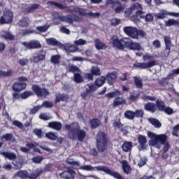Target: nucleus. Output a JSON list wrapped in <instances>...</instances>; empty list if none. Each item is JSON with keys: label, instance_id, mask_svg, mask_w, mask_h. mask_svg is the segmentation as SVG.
<instances>
[{"label": "nucleus", "instance_id": "69168bd1", "mask_svg": "<svg viewBox=\"0 0 179 179\" xmlns=\"http://www.w3.org/2000/svg\"><path fill=\"white\" fill-rule=\"evenodd\" d=\"M66 162L67 164H71V166H80L79 162L73 161V159H68Z\"/></svg>", "mask_w": 179, "mask_h": 179}, {"label": "nucleus", "instance_id": "473e14b6", "mask_svg": "<svg viewBox=\"0 0 179 179\" xmlns=\"http://www.w3.org/2000/svg\"><path fill=\"white\" fill-rule=\"evenodd\" d=\"M64 48L65 51H66V52H69V53L75 52L78 50V48H76V46L73 45H69V44L65 45Z\"/></svg>", "mask_w": 179, "mask_h": 179}, {"label": "nucleus", "instance_id": "f03ea898", "mask_svg": "<svg viewBox=\"0 0 179 179\" xmlns=\"http://www.w3.org/2000/svg\"><path fill=\"white\" fill-rule=\"evenodd\" d=\"M96 148L99 153H103L107 150L108 146V136L104 131H99L96 134Z\"/></svg>", "mask_w": 179, "mask_h": 179}, {"label": "nucleus", "instance_id": "ea45409f", "mask_svg": "<svg viewBox=\"0 0 179 179\" xmlns=\"http://www.w3.org/2000/svg\"><path fill=\"white\" fill-rule=\"evenodd\" d=\"M16 177H20V178H29V172L27 171H20L15 174Z\"/></svg>", "mask_w": 179, "mask_h": 179}, {"label": "nucleus", "instance_id": "a18cd8bd", "mask_svg": "<svg viewBox=\"0 0 179 179\" xmlns=\"http://www.w3.org/2000/svg\"><path fill=\"white\" fill-rule=\"evenodd\" d=\"M33 134L34 135H36V136L39 139H41V138H43V136H44V133L43 132V130L41 129H34L33 131Z\"/></svg>", "mask_w": 179, "mask_h": 179}, {"label": "nucleus", "instance_id": "cd10ccee", "mask_svg": "<svg viewBox=\"0 0 179 179\" xmlns=\"http://www.w3.org/2000/svg\"><path fill=\"white\" fill-rule=\"evenodd\" d=\"M0 155L8 159V160H15L16 159V154L9 152H0Z\"/></svg>", "mask_w": 179, "mask_h": 179}, {"label": "nucleus", "instance_id": "2eb2a0df", "mask_svg": "<svg viewBox=\"0 0 179 179\" xmlns=\"http://www.w3.org/2000/svg\"><path fill=\"white\" fill-rule=\"evenodd\" d=\"M27 87V84L24 82H15L13 84L12 89L13 92H20Z\"/></svg>", "mask_w": 179, "mask_h": 179}, {"label": "nucleus", "instance_id": "7ed1b4c3", "mask_svg": "<svg viewBox=\"0 0 179 179\" xmlns=\"http://www.w3.org/2000/svg\"><path fill=\"white\" fill-rule=\"evenodd\" d=\"M143 61H149L148 63H137L134 64L136 68L140 69H148L149 68H153L158 65L157 60H155V56L150 55H145L143 56Z\"/></svg>", "mask_w": 179, "mask_h": 179}, {"label": "nucleus", "instance_id": "3c124183", "mask_svg": "<svg viewBox=\"0 0 179 179\" xmlns=\"http://www.w3.org/2000/svg\"><path fill=\"white\" fill-rule=\"evenodd\" d=\"M40 106H41V108H42V107H45V108H52V107H54V103L50 102L48 101H45Z\"/></svg>", "mask_w": 179, "mask_h": 179}, {"label": "nucleus", "instance_id": "37998d69", "mask_svg": "<svg viewBox=\"0 0 179 179\" xmlns=\"http://www.w3.org/2000/svg\"><path fill=\"white\" fill-rule=\"evenodd\" d=\"M124 117L127 120H134L135 118V113L132 110H126L124 112Z\"/></svg>", "mask_w": 179, "mask_h": 179}, {"label": "nucleus", "instance_id": "c756f323", "mask_svg": "<svg viewBox=\"0 0 179 179\" xmlns=\"http://www.w3.org/2000/svg\"><path fill=\"white\" fill-rule=\"evenodd\" d=\"M105 83H106L105 76H101L96 78L94 81L95 86H97L98 87H101V86H103Z\"/></svg>", "mask_w": 179, "mask_h": 179}, {"label": "nucleus", "instance_id": "f3484780", "mask_svg": "<svg viewBox=\"0 0 179 179\" xmlns=\"http://www.w3.org/2000/svg\"><path fill=\"white\" fill-rule=\"evenodd\" d=\"M59 176L61 178L74 179L75 171H73V169H68L67 171L62 172Z\"/></svg>", "mask_w": 179, "mask_h": 179}, {"label": "nucleus", "instance_id": "ddd939ff", "mask_svg": "<svg viewBox=\"0 0 179 179\" xmlns=\"http://www.w3.org/2000/svg\"><path fill=\"white\" fill-rule=\"evenodd\" d=\"M12 20H13V13L10 10H6L0 19V23H12Z\"/></svg>", "mask_w": 179, "mask_h": 179}, {"label": "nucleus", "instance_id": "4d7b16f0", "mask_svg": "<svg viewBox=\"0 0 179 179\" xmlns=\"http://www.w3.org/2000/svg\"><path fill=\"white\" fill-rule=\"evenodd\" d=\"M43 160L44 157L41 156H36L32 158L33 163H36V164H40V163H41V162H43Z\"/></svg>", "mask_w": 179, "mask_h": 179}, {"label": "nucleus", "instance_id": "8fccbe9b", "mask_svg": "<svg viewBox=\"0 0 179 179\" xmlns=\"http://www.w3.org/2000/svg\"><path fill=\"white\" fill-rule=\"evenodd\" d=\"M48 5H54L56 8H59V9H65L66 8L65 5L55 1H48Z\"/></svg>", "mask_w": 179, "mask_h": 179}, {"label": "nucleus", "instance_id": "4c0bfd02", "mask_svg": "<svg viewBox=\"0 0 179 179\" xmlns=\"http://www.w3.org/2000/svg\"><path fill=\"white\" fill-rule=\"evenodd\" d=\"M92 96H93V94L87 90L81 93V97L83 100H89Z\"/></svg>", "mask_w": 179, "mask_h": 179}, {"label": "nucleus", "instance_id": "f257e3e1", "mask_svg": "<svg viewBox=\"0 0 179 179\" xmlns=\"http://www.w3.org/2000/svg\"><path fill=\"white\" fill-rule=\"evenodd\" d=\"M65 131H68L67 136L71 141H79L83 142L86 138V131L80 129V125L76 122H73L70 124L64 125Z\"/></svg>", "mask_w": 179, "mask_h": 179}, {"label": "nucleus", "instance_id": "412c9836", "mask_svg": "<svg viewBox=\"0 0 179 179\" xmlns=\"http://www.w3.org/2000/svg\"><path fill=\"white\" fill-rule=\"evenodd\" d=\"M48 128L55 129V131H61L62 129V123L60 122L53 121L50 122L48 124Z\"/></svg>", "mask_w": 179, "mask_h": 179}, {"label": "nucleus", "instance_id": "1a4fd4ad", "mask_svg": "<svg viewBox=\"0 0 179 179\" xmlns=\"http://www.w3.org/2000/svg\"><path fill=\"white\" fill-rule=\"evenodd\" d=\"M126 48H129L132 51H141V50H143L142 48V46L141 45V43H135L132 41L131 39L129 38H127V42L126 43Z\"/></svg>", "mask_w": 179, "mask_h": 179}, {"label": "nucleus", "instance_id": "2f4dec72", "mask_svg": "<svg viewBox=\"0 0 179 179\" xmlns=\"http://www.w3.org/2000/svg\"><path fill=\"white\" fill-rule=\"evenodd\" d=\"M46 43H47V44H48V45H53V46H56V47L61 45V43L59 42L58 41H57V39H55L54 38H48L46 40Z\"/></svg>", "mask_w": 179, "mask_h": 179}, {"label": "nucleus", "instance_id": "864d4df0", "mask_svg": "<svg viewBox=\"0 0 179 179\" xmlns=\"http://www.w3.org/2000/svg\"><path fill=\"white\" fill-rule=\"evenodd\" d=\"M45 136L48 138V139H50V141H57V139H58V136L52 132L47 133L45 134Z\"/></svg>", "mask_w": 179, "mask_h": 179}, {"label": "nucleus", "instance_id": "5701e85b", "mask_svg": "<svg viewBox=\"0 0 179 179\" xmlns=\"http://www.w3.org/2000/svg\"><path fill=\"white\" fill-rule=\"evenodd\" d=\"M67 100H69V95L58 94L56 95L55 103L57 104V103H61V101H67Z\"/></svg>", "mask_w": 179, "mask_h": 179}, {"label": "nucleus", "instance_id": "e2e57ef3", "mask_svg": "<svg viewBox=\"0 0 179 179\" xmlns=\"http://www.w3.org/2000/svg\"><path fill=\"white\" fill-rule=\"evenodd\" d=\"M158 83L159 86H162V87H164L165 86H167V85H169V82L167 81V79H166V78H162L158 81Z\"/></svg>", "mask_w": 179, "mask_h": 179}, {"label": "nucleus", "instance_id": "680f3d73", "mask_svg": "<svg viewBox=\"0 0 179 179\" xmlns=\"http://www.w3.org/2000/svg\"><path fill=\"white\" fill-rule=\"evenodd\" d=\"M37 31H39L40 33H45L47 30H48V25H43L36 27Z\"/></svg>", "mask_w": 179, "mask_h": 179}, {"label": "nucleus", "instance_id": "9b49d317", "mask_svg": "<svg viewBox=\"0 0 179 179\" xmlns=\"http://www.w3.org/2000/svg\"><path fill=\"white\" fill-rule=\"evenodd\" d=\"M164 43H165V50L164 51V57H169L170 55V52H171V38L170 36H165L164 37Z\"/></svg>", "mask_w": 179, "mask_h": 179}, {"label": "nucleus", "instance_id": "de8ad7c7", "mask_svg": "<svg viewBox=\"0 0 179 179\" xmlns=\"http://www.w3.org/2000/svg\"><path fill=\"white\" fill-rule=\"evenodd\" d=\"M5 139L6 141L9 142L13 139V134L10 133H7L1 136V141Z\"/></svg>", "mask_w": 179, "mask_h": 179}, {"label": "nucleus", "instance_id": "aec40b11", "mask_svg": "<svg viewBox=\"0 0 179 179\" xmlns=\"http://www.w3.org/2000/svg\"><path fill=\"white\" fill-rule=\"evenodd\" d=\"M45 59V51L41 50L36 56L33 57V61L34 62H40V61H44Z\"/></svg>", "mask_w": 179, "mask_h": 179}, {"label": "nucleus", "instance_id": "58836bf2", "mask_svg": "<svg viewBox=\"0 0 179 179\" xmlns=\"http://www.w3.org/2000/svg\"><path fill=\"white\" fill-rule=\"evenodd\" d=\"M31 96H34V93L31 91H24L20 94L21 99L23 100H26V99H29Z\"/></svg>", "mask_w": 179, "mask_h": 179}, {"label": "nucleus", "instance_id": "6e6d98bb", "mask_svg": "<svg viewBox=\"0 0 179 179\" xmlns=\"http://www.w3.org/2000/svg\"><path fill=\"white\" fill-rule=\"evenodd\" d=\"M144 112L143 110L142 109H137L134 112V117H136V118H143L144 115Z\"/></svg>", "mask_w": 179, "mask_h": 179}, {"label": "nucleus", "instance_id": "5fc2aeb1", "mask_svg": "<svg viewBox=\"0 0 179 179\" xmlns=\"http://www.w3.org/2000/svg\"><path fill=\"white\" fill-rule=\"evenodd\" d=\"M61 58V56L56 55H53L51 57V62L52 64H54L55 65H57L58 64H59V59Z\"/></svg>", "mask_w": 179, "mask_h": 179}, {"label": "nucleus", "instance_id": "dca6fc26", "mask_svg": "<svg viewBox=\"0 0 179 179\" xmlns=\"http://www.w3.org/2000/svg\"><path fill=\"white\" fill-rule=\"evenodd\" d=\"M167 141V136H163L162 137H157L154 139H151L149 141L150 146H156L159 142L161 145H164Z\"/></svg>", "mask_w": 179, "mask_h": 179}, {"label": "nucleus", "instance_id": "c85d7f7f", "mask_svg": "<svg viewBox=\"0 0 179 179\" xmlns=\"http://www.w3.org/2000/svg\"><path fill=\"white\" fill-rule=\"evenodd\" d=\"M118 96H122V92L117 90L106 94V97H107V99H114V97H117Z\"/></svg>", "mask_w": 179, "mask_h": 179}, {"label": "nucleus", "instance_id": "49530a36", "mask_svg": "<svg viewBox=\"0 0 179 179\" xmlns=\"http://www.w3.org/2000/svg\"><path fill=\"white\" fill-rule=\"evenodd\" d=\"M13 72L12 70H8L7 72L3 71L0 70V78H9L12 76Z\"/></svg>", "mask_w": 179, "mask_h": 179}, {"label": "nucleus", "instance_id": "6e6552de", "mask_svg": "<svg viewBox=\"0 0 179 179\" xmlns=\"http://www.w3.org/2000/svg\"><path fill=\"white\" fill-rule=\"evenodd\" d=\"M106 3L108 5H112V8H114L116 13H121V12H124L125 9V6H122L121 2L115 1L114 0H108Z\"/></svg>", "mask_w": 179, "mask_h": 179}, {"label": "nucleus", "instance_id": "393cba45", "mask_svg": "<svg viewBox=\"0 0 179 179\" xmlns=\"http://www.w3.org/2000/svg\"><path fill=\"white\" fill-rule=\"evenodd\" d=\"M122 170L125 174H129L131 173V166L128 164L127 160H122L121 162Z\"/></svg>", "mask_w": 179, "mask_h": 179}, {"label": "nucleus", "instance_id": "7c9ffc66", "mask_svg": "<svg viewBox=\"0 0 179 179\" xmlns=\"http://www.w3.org/2000/svg\"><path fill=\"white\" fill-rule=\"evenodd\" d=\"M148 121L150 123L152 124V125H153V127H155V128H161L162 127V123L160 122V121H159V120L156 119V118H153V117H150L148 119Z\"/></svg>", "mask_w": 179, "mask_h": 179}, {"label": "nucleus", "instance_id": "603ef678", "mask_svg": "<svg viewBox=\"0 0 179 179\" xmlns=\"http://www.w3.org/2000/svg\"><path fill=\"white\" fill-rule=\"evenodd\" d=\"M2 37H3L5 40H10V41L15 40V36L9 32L4 33V34L2 35Z\"/></svg>", "mask_w": 179, "mask_h": 179}, {"label": "nucleus", "instance_id": "39448f33", "mask_svg": "<svg viewBox=\"0 0 179 179\" xmlns=\"http://www.w3.org/2000/svg\"><path fill=\"white\" fill-rule=\"evenodd\" d=\"M31 90L38 97H47V96L50 95V91L47 88H41L38 85H33Z\"/></svg>", "mask_w": 179, "mask_h": 179}, {"label": "nucleus", "instance_id": "79ce46f5", "mask_svg": "<svg viewBox=\"0 0 179 179\" xmlns=\"http://www.w3.org/2000/svg\"><path fill=\"white\" fill-rule=\"evenodd\" d=\"M113 128H117V129H121V128H124V124L121 123V119L118 118L114 121L113 123Z\"/></svg>", "mask_w": 179, "mask_h": 179}, {"label": "nucleus", "instance_id": "6ab92c4d", "mask_svg": "<svg viewBox=\"0 0 179 179\" xmlns=\"http://www.w3.org/2000/svg\"><path fill=\"white\" fill-rule=\"evenodd\" d=\"M106 80L108 81V85L110 86H113L117 80V74L114 73L113 72L108 73L106 76Z\"/></svg>", "mask_w": 179, "mask_h": 179}, {"label": "nucleus", "instance_id": "72a5a7b5", "mask_svg": "<svg viewBox=\"0 0 179 179\" xmlns=\"http://www.w3.org/2000/svg\"><path fill=\"white\" fill-rule=\"evenodd\" d=\"M95 47L96 50H104L105 48H107V46L104 43H103L101 41H100V39H96L94 41Z\"/></svg>", "mask_w": 179, "mask_h": 179}, {"label": "nucleus", "instance_id": "052dcab7", "mask_svg": "<svg viewBox=\"0 0 179 179\" xmlns=\"http://www.w3.org/2000/svg\"><path fill=\"white\" fill-rule=\"evenodd\" d=\"M149 138H151V139H155L156 138H160L162 136H166V134H160V135H157L156 134L149 131L148 134Z\"/></svg>", "mask_w": 179, "mask_h": 179}, {"label": "nucleus", "instance_id": "b1692460", "mask_svg": "<svg viewBox=\"0 0 179 179\" xmlns=\"http://www.w3.org/2000/svg\"><path fill=\"white\" fill-rule=\"evenodd\" d=\"M125 104H127V100L120 96L116 97L113 103V107H118V106H124Z\"/></svg>", "mask_w": 179, "mask_h": 179}, {"label": "nucleus", "instance_id": "9d476101", "mask_svg": "<svg viewBox=\"0 0 179 179\" xmlns=\"http://www.w3.org/2000/svg\"><path fill=\"white\" fill-rule=\"evenodd\" d=\"M22 45L25 46L27 50H38V48H41V43L38 41L23 42Z\"/></svg>", "mask_w": 179, "mask_h": 179}, {"label": "nucleus", "instance_id": "423d86ee", "mask_svg": "<svg viewBox=\"0 0 179 179\" xmlns=\"http://www.w3.org/2000/svg\"><path fill=\"white\" fill-rule=\"evenodd\" d=\"M96 170L98 171H103V173H106V174H108L109 176H111L112 177H114V178L117 179H124L122 176L118 172L113 171V170L110 169L107 166H98L96 167Z\"/></svg>", "mask_w": 179, "mask_h": 179}, {"label": "nucleus", "instance_id": "4be33fe9", "mask_svg": "<svg viewBox=\"0 0 179 179\" xmlns=\"http://www.w3.org/2000/svg\"><path fill=\"white\" fill-rule=\"evenodd\" d=\"M144 110H145V111H149V113H152L153 114L157 111L156 104L152 102H148L145 104Z\"/></svg>", "mask_w": 179, "mask_h": 179}, {"label": "nucleus", "instance_id": "bb28decb", "mask_svg": "<svg viewBox=\"0 0 179 179\" xmlns=\"http://www.w3.org/2000/svg\"><path fill=\"white\" fill-rule=\"evenodd\" d=\"M90 125L91 129H96V128L100 127V120L97 118H93L90 120Z\"/></svg>", "mask_w": 179, "mask_h": 179}, {"label": "nucleus", "instance_id": "f8f14e48", "mask_svg": "<svg viewBox=\"0 0 179 179\" xmlns=\"http://www.w3.org/2000/svg\"><path fill=\"white\" fill-rule=\"evenodd\" d=\"M124 31L129 37L131 38L138 39V29L132 27H125Z\"/></svg>", "mask_w": 179, "mask_h": 179}, {"label": "nucleus", "instance_id": "4468645a", "mask_svg": "<svg viewBox=\"0 0 179 179\" xmlns=\"http://www.w3.org/2000/svg\"><path fill=\"white\" fill-rule=\"evenodd\" d=\"M137 141L139 143V150H145L148 149V145L146 144L148 143V138H146L145 136H143L142 134L138 135V136L137 137Z\"/></svg>", "mask_w": 179, "mask_h": 179}, {"label": "nucleus", "instance_id": "774afa93", "mask_svg": "<svg viewBox=\"0 0 179 179\" xmlns=\"http://www.w3.org/2000/svg\"><path fill=\"white\" fill-rule=\"evenodd\" d=\"M18 64L21 65V66H26L27 64H29V59H20L18 61Z\"/></svg>", "mask_w": 179, "mask_h": 179}, {"label": "nucleus", "instance_id": "a211bd4d", "mask_svg": "<svg viewBox=\"0 0 179 179\" xmlns=\"http://www.w3.org/2000/svg\"><path fill=\"white\" fill-rule=\"evenodd\" d=\"M138 9H142V6L138 3L133 4L131 8H127L124 12V15L126 17L130 16L131 13H132L133 10H138Z\"/></svg>", "mask_w": 179, "mask_h": 179}, {"label": "nucleus", "instance_id": "c9c22d12", "mask_svg": "<svg viewBox=\"0 0 179 179\" xmlns=\"http://www.w3.org/2000/svg\"><path fill=\"white\" fill-rule=\"evenodd\" d=\"M156 107L158 108L159 111H163L166 107V103L164 101L157 99L156 101Z\"/></svg>", "mask_w": 179, "mask_h": 179}, {"label": "nucleus", "instance_id": "e433bc0d", "mask_svg": "<svg viewBox=\"0 0 179 179\" xmlns=\"http://www.w3.org/2000/svg\"><path fill=\"white\" fill-rule=\"evenodd\" d=\"M74 82H76V83H83V82H85V79L80 73H74Z\"/></svg>", "mask_w": 179, "mask_h": 179}, {"label": "nucleus", "instance_id": "13d9d810", "mask_svg": "<svg viewBox=\"0 0 179 179\" xmlns=\"http://www.w3.org/2000/svg\"><path fill=\"white\" fill-rule=\"evenodd\" d=\"M39 110H41V105L34 106L32 109H30L29 114L31 115H34V114H36V113H38Z\"/></svg>", "mask_w": 179, "mask_h": 179}, {"label": "nucleus", "instance_id": "a878e982", "mask_svg": "<svg viewBox=\"0 0 179 179\" xmlns=\"http://www.w3.org/2000/svg\"><path fill=\"white\" fill-rule=\"evenodd\" d=\"M123 152H131L132 150V142L124 141L122 145Z\"/></svg>", "mask_w": 179, "mask_h": 179}, {"label": "nucleus", "instance_id": "f704fd0d", "mask_svg": "<svg viewBox=\"0 0 179 179\" xmlns=\"http://www.w3.org/2000/svg\"><path fill=\"white\" fill-rule=\"evenodd\" d=\"M134 80L137 89H142L143 87V83L142 82V79L138 78L137 76H134Z\"/></svg>", "mask_w": 179, "mask_h": 179}, {"label": "nucleus", "instance_id": "c03bdc74", "mask_svg": "<svg viewBox=\"0 0 179 179\" xmlns=\"http://www.w3.org/2000/svg\"><path fill=\"white\" fill-rule=\"evenodd\" d=\"M43 173V169L38 170L37 169L34 173H31V175H29L28 178L29 179H36L37 177H39L40 175Z\"/></svg>", "mask_w": 179, "mask_h": 179}, {"label": "nucleus", "instance_id": "09e8293b", "mask_svg": "<svg viewBox=\"0 0 179 179\" xmlns=\"http://www.w3.org/2000/svg\"><path fill=\"white\" fill-rule=\"evenodd\" d=\"M141 100H143L144 101H156V97L143 94L141 96Z\"/></svg>", "mask_w": 179, "mask_h": 179}, {"label": "nucleus", "instance_id": "bf43d9fd", "mask_svg": "<svg viewBox=\"0 0 179 179\" xmlns=\"http://www.w3.org/2000/svg\"><path fill=\"white\" fill-rule=\"evenodd\" d=\"M142 15H143V11L138 10L137 12L136 13V17L132 18L133 22H138V20H139L138 17H143Z\"/></svg>", "mask_w": 179, "mask_h": 179}, {"label": "nucleus", "instance_id": "20e7f679", "mask_svg": "<svg viewBox=\"0 0 179 179\" xmlns=\"http://www.w3.org/2000/svg\"><path fill=\"white\" fill-rule=\"evenodd\" d=\"M112 45L117 50H124L127 48L128 38H122L120 39L118 36L115 35L110 38Z\"/></svg>", "mask_w": 179, "mask_h": 179}, {"label": "nucleus", "instance_id": "a19ab883", "mask_svg": "<svg viewBox=\"0 0 179 179\" xmlns=\"http://www.w3.org/2000/svg\"><path fill=\"white\" fill-rule=\"evenodd\" d=\"M90 72L94 76H100V75H101L100 68H99L98 66H92Z\"/></svg>", "mask_w": 179, "mask_h": 179}, {"label": "nucleus", "instance_id": "0e129e2a", "mask_svg": "<svg viewBox=\"0 0 179 179\" xmlns=\"http://www.w3.org/2000/svg\"><path fill=\"white\" fill-rule=\"evenodd\" d=\"M178 131H179V124H177L173 127V131H172V135L173 136H176V138H178Z\"/></svg>", "mask_w": 179, "mask_h": 179}, {"label": "nucleus", "instance_id": "338daca9", "mask_svg": "<svg viewBox=\"0 0 179 179\" xmlns=\"http://www.w3.org/2000/svg\"><path fill=\"white\" fill-rule=\"evenodd\" d=\"M69 72H71L72 73H76V72H79V67L71 65L69 69Z\"/></svg>", "mask_w": 179, "mask_h": 179}, {"label": "nucleus", "instance_id": "0eeeda50", "mask_svg": "<svg viewBox=\"0 0 179 179\" xmlns=\"http://www.w3.org/2000/svg\"><path fill=\"white\" fill-rule=\"evenodd\" d=\"M53 18L55 20H59V22H66V23H71V22H78V20L79 19L78 17H72L71 18L63 16L62 14L57 12H53L52 13Z\"/></svg>", "mask_w": 179, "mask_h": 179}]
</instances>
